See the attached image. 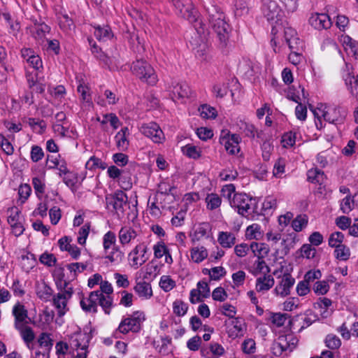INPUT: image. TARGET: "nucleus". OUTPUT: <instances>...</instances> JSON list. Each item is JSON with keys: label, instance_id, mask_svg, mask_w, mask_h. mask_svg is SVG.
Masks as SVG:
<instances>
[{"label": "nucleus", "instance_id": "obj_25", "mask_svg": "<svg viewBox=\"0 0 358 358\" xmlns=\"http://www.w3.org/2000/svg\"><path fill=\"white\" fill-rule=\"evenodd\" d=\"M174 187L166 181H162L159 184L158 191L155 196V200L164 201L171 203L173 199V194L171 193Z\"/></svg>", "mask_w": 358, "mask_h": 358}, {"label": "nucleus", "instance_id": "obj_49", "mask_svg": "<svg viewBox=\"0 0 358 358\" xmlns=\"http://www.w3.org/2000/svg\"><path fill=\"white\" fill-rule=\"evenodd\" d=\"M207 208L209 210H215L221 205V198L217 194H208L206 198Z\"/></svg>", "mask_w": 358, "mask_h": 358}, {"label": "nucleus", "instance_id": "obj_33", "mask_svg": "<svg viewBox=\"0 0 358 358\" xmlns=\"http://www.w3.org/2000/svg\"><path fill=\"white\" fill-rule=\"evenodd\" d=\"M248 271L255 276L259 275L260 273H264L268 272V267L267 266L264 259H257L247 268Z\"/></svg>", "mask_w": 358, "mask_h": 358}, {"label": "nucleus", "instance_id": "obj_4", "mask_svg": "<svg viewBox=\"0 0 358 358\" xmlns=\"http://www.w3.org/2000/svg\"><path fill=\"white\" fill-rule=\"evenodd\" d=\"M92 335L85 331L74 333L70 338L72 358H87Z\"/></svg>", "mask_w": 358, "mask_h": 358}, {"label": "nucleus", "instance_id": "obj_32", "mask_svg": "<svg viewBox=\"0 0 358 358\" xmlns=\"http://www.w3.org/2000/svg\"><path fill=\"white\" fill-rule=\"evenodd\" d=\"M217 241L224 248H231L236 243L234 234L228 231H220L217 236Z\"/></svg>", "mask_w": 358, "mask_h": 358}, {"label": "nucleus", "instance_id": "obj_38", "mask_svg": "<svg viewBox=\"0 0 358 358\" xmlns=\"http://www.w3.org/2000/svg\"><path fill=\"white\" fill-rule=\"evenodd\" d=\"M104 253L105 258L115 264L120 263L124 257V254L119 247H114Z\"/></svg>", "mask_w": 358, "mask_h": 358}, {"label": "nucleus", "instance_id": "obj_1", "mask_svg": "<svg viewBox=\"0 0 358 358\" xmlns=\"http://www.w3.org/2000/svg\"><path fill=\"white\" fill-rule=\"evenodd\" d=\"M99 288V290L91 292L88 296L82 298L80 306L86 312L96 313L99 305L104 313L109 315L113 306V287L108 281L103 280Z\"/></svg>", "mask_w": 358, "mask_h": 358}, {"label": "nucleus", "instance_id": "obj_36", "mask_svg": "<svg viewBox=\"0 0 358 358\" xmlns=\"http://www.w3.org/2000/svg\"><path fill=\"white\" fill-rule=\"evenodd\" d=\"M36 264V259L35 256L31 253H27L22 255L20 260V266L22 270L29 273Z\"/></svg>", "mask_w": 358, "mask_h": 358}, {"label": "nucleus", "instance_id": "obj_41", "mask_svg": "<svg viewBox=\"0 0 358 358\" xmlns=\"http://www.w3.org/2000/svg\"><path fill=\"white\" fill-rule=\"evenodd\" d=\"M181 151L183 155L194 159H199L201 157V153L200 148L190 143L182 146L181 148Z\"/></svg>", "mask_w": 358, "mask_h": 358}, {"label": "nucleus", "instance_id": "obj_57", "mask_svg": "<svg viewBox=\"0 0 358 358\" xmlns=\"http://www.w3.org/2000/svg\"><path fill=\"white\" fill-rule=\"evenodd\" d=\"M189 324H190L191 329L194 331H197L199 330H203V331L209 330L210 332L213 331V329H210V328L208 327V326H206V325L203 326L201 319L196 315L192 316L190 318Z\"/></svg>", "mask_w": 358, "mask_h": 358}, {"label": "nucleus", "instance_id": "obj_47", "mask_svg": "<svg viewBox=\"0 0 358 358\" xmlns=\"http://www.w3.org/2000/svg\"><path fill=\"white\" fill-rule=\"evenodd\" d=\"M282 231L281 229H271L266 234V241L271 243L273 246L282 240Z\"/></svg>", "mask_w": 358, "mask_h": 358}, {"label": "nucleus", "instance_id": "obj_9", "mask_svg": "<svg viewBox=\"0 0 358 358\" xmlns=\"http://www.w3.org/2000/svg\"><path fill=\"white\" fill-rule=\"evenodd\" d=\"M298 339L292 334L280 336L272 345L271 351L275 356H280L283 352H290L296 348Z\"/></svg>", "mask_w": 358, "mask_h": 358}, {"label": "nucleus", "instance_id": "obj_15", "mask_svg": "<svg viewBox=\"0 0 358 358\" xmlns=\"http://www.w3.org/2000/svg\"><path fill=\"white\" fill-rule=\"evenodd\" d=\"M139 131L142 134L150 138L155 143H161L165 139L162 130L155 122L143 124L140 127Z\"/></svg>", "mask_w": 358, "mask_h": 358}, {"label": "nucleus", "instance_id": "obj_5", "mask_svg": "<svg viewBox=\"0 0 358 358\" xmlns=\"http://www.w3.org/2000/svg\"><path fill=\"white\" fill-rule=\"evenodd\" d=\"M132 73L141 81L154 85L158 79L154 69L146 61L138 59L132 63L131 66Z\"/></svg>", "mask_w": 358, "mask_h": 358}, {"label": "nucleus", "instance_id": "obj_34", "mask_svg": "<svg viewBox=\"0 0 358 358\" xmlns=\"http://www.w3.org/2000/svg\"><path fill=\"white\" fill-rule=\"evenodd\" d=\"M208 255V251L204 246H196L190 249V259L194 263H201Z\"/></svg>", "mask_w": 358, "mask_h": 358}, {"label": "nucleus", "instance_id": "obj_40", "mask_svg": "<svg viewBox=\"0 0 358 358\" xmlns=\"http://www.w3.org/2000/svg\"><path fill=\"white\" fill-rule=\"evenodd\" d=\"M50 28L45 23L35 24L31 30L33 36L39 41H43L47 34L50 32Z\"/></svg>", "mask_w": 358, "mask_h": 358}, {"label": "nucleus", "instance_id": "obj_64", "mask_svg": "<svg viewBox=\"0 0 358 358\" xmlns=\"http://www.w3.org/2000/svg\"><path fill=\"white\" fill-rule=\"evenodd\" d=\"M286 162L282 158H279L275 163L273 170V174L276 178H282L285 173Z\"/></svg>", "mask_w": 358, "mask_h": 358}, {"label": "nucleus", "instance_id": "obj_60", "mask_svg": "<svg viewBox=\"0 0 358 358\" xmlns=\"http://www.w3.org/2000/svg\"><path fill=\"white\" fill-rule=\"evenodd\" d=\"M78 85L77 87L78 92L80 94L81 99L87 103L90 102V88L81 80H78Z\"/></svg>", "mask_w": 358, "mask_h": 358}, {"label": "nucleus", "instance_id": "obj_43", "mask_svg": "<svg viewBox=\"0 0 358 358\" xmlns=\"http://www.w3.org/2000/svg\"><path fill=\"white\" fill-rule=\"evenodd\" d=\"M59 24L60 28L66 33L71 32L75 28L72 19L66 13L59 17Z\"/></svg>", "mask_w": 358, "mask_h": 358}, {"label": "nucleus", "instance_id": "obj_48", "mask_svg": "<svg viewBox=\"0 0 358 358\" xmlns=\"http://www.w3.org/2000/svg\"><path fill=\"white\" fill-rule=\"evenodd\" d=\"M200 116L203 119H214L217 116V111L215 108L203 104L199 108Z\"/></svg>", "mask_w": 358, "mask_h": 358}, {"label": "nucleus", "instance_id": "obj_29", "mask_svg": "<svg viewBox=\"0 0 358 358\" xmlns=\"http://www.w3.org/2000/svg\"><path fill=\"white\" fill-rule=\"evenodd\" d=\"M15 328L19 331L20 336L24 342L26 346L29 349L32 350L31 343L35 338V334L33 329L30 327L26 325V324L21 326H17Z\"/></svg>", "mask_w": 358, "mask_h": 358}, {"label": "nucleus", "instance_id": "obj_61", "mask_svg": "<svg viewBox=\"0 0 358 358\" xmlns=\"http://www.w3.org/2000/svg\"><path fill=\"white\" fill-rule=\"evenodd\" d=\"M313 289L317 295H324L329 290V285L325 280H319L314 284Z\"/></svg>", "mask_w": 358, "mask_h": 358}, {"label": "nucleus", "instance_id": "obj_21", "mask_svg": "<svg viewBox=\"0 0 358 358\" xmlns=\"http://www.w3.org/2000/svg\"><path fill=\"white\" fill-rule=\"evenodd\" d=\"M224 352V347L217 342H211L200 349V355L204 358H220Z\"/></svg>", "mask_w": 358, "mask_h": 358}, {"label": "nucleus", "instance_id": "obj_44", "mask_svg": "<svg viewBox=\"0 0 358 358\" xmlns=\"http://www.w3.org/2000/svg\"><path fill=\"white\" fill-rule=\"evenodd\" d=\"M308 181L313 183H322L324 179L323 171L317 168L310 169L307 173Z\"/></svg>", "mask_w": 358, "mask_h": 358}, {"label": "nucleus", "instance_id": "obj_56", "mask_svg": "<svg viewBox=\"0 0 358 358\" xmlns=\"http://www.w3.org/2000/svg\"><path fill=\"white\" fill-rule=\"evenodd\" d=\"M238 126L241 132L246 136L250 138H255L257 134V129L253 124L241 121Z\"/></svg>", "mask_w": 358, "mask_h": 358}, {"label": "nucleus", "instance_id": "obj_11", "mask_svg": "<svg viewBox=\"0 0 358 358\" xmlns=\"http://www.w3.org/2000/svg\"><path fill=\"white\" fill-rule=\"evenodd\" d=\"M127 196L121 191H117L113 194L106 196V207L108 210H114L117 215H122L124 208L127 206Z\"/></svg>", "mask_w": 358, "mask_h": 358}, {"label": "nucleus", "instance_id": "obj_18", "mask_svg": "<svg viewBox=\"0 0 358 358\" xmlns=\"http://www.w3.org/2000/svg\"><path fill=\"white\" fill-rule=\"evenodd\" d=\"M295 282V280L289 273H285L280 282L273 289V292L276 296L285 297L290 294L291 289Z\"/></svg>", "mask_w": 358, "mask_h": 358}, {"label": "nucleus", "instance_id": "obj_10", "mask_svg": "<svg viewBox=\"0 0 358 358\" xmlns=\"http://www.w3.org/2000/svg\"><path fill=\"white\" fill-rule=\"evenodd\" d=\"M178 14L189 22H196L199 13L193 6L191 0H171Z\"/></svg>", "mask_w": 358, "mask_h": 358}, {"label": "nucleus", "instance_id": "obj_24", "mask_svg": "<svg viewBox=\"0 0 358 358\" xmlns=\"http://www.w3.org/2000/svg\"><path fill=\"white\" fill-rule=\"evenodd\" d=\"M310 24L316 29H328L331 25V21L325 13H313L309 18Z\"/></svg>", "mask_w": 358, "mask_h": 358}, {"label": "nucleus", "instance_id": "obj_28", "mask_svg": "<svg viewBox=\"0 0 358 358\" xmlns=\"http://www.w3.org/2000/svg\"><path fill=\"white\" fill-rule=\"evenodd\" d=\"M12 312L15 317V327L26 324V319L27 318V310L25 309L22 304L17 303L13 306Z\"/></svg>", "mask_w": 358, "mask_h": 358}, {"label": "nucleus", "instance_id": "obj_30", "mask_svg": "<svg viewBox=\"0 0 358 358\" xmlns=\"http://www.w3.org/2000/svg\"><path fill=\"white\" fill-rule=\"evenodd\" d=\"M274 278L271 275H264L257 278L255 282L256 291L264 293L269 290L274 285Z\"/></svg>", "mask_w": 358, "mask_h": 358}, {"label": "nucleus", "instance_id": "obj_3", "mask_svg": "<svg viewBox=\"0 0 358 358\" xmlns=\"http://www.w3.org/2000/svg\"><path fill=\"white\" fill-rule=\"evenodd\" d=\"M209 22L217 34L222 47L227 45L229 37L230 27L225 20V15L221 9L215 6L210 5L207 8Z\"/></svg>", "mask_w": 358, "mask_h": 358}, {"label": "nucleus", "instance_id": "obj_35", "mask_svg": "<svg viewBox=\"0 0 358 358\" xmlns=\"http://www.w3.org/2000/svg\"><path fill=\"white\" fill-rule=\"evenodd\" d=\"M250 250L253 253L254 256L259 259H264L268 253V247L262 243L252 242L250 245Z\"/></svg>", "mask_w": 358, "mask_h": 358}, {"label": "nucleus", "instance_id": "obj_46", "mask_svg": "<svg viewBox=\"0 0 358 358\" xmlns=\"http://www.w3.org/2000/svg\"><path fill=\"white\" fill-rule=\"evenodd\" d=\"M212 92L216 97L222 98L228 92V85L223 81H217L213 85Z\"/></svg>", "mask_w": 358, "mask_h": 358}, {"label": "nucleus", "instance_id": "obj_22", "mask_svg": "<svg viewBox=\"0 0 358 358\" xmlns=\"http://www.w3.org/2000/svg\"><path fill=\"white\" fill-rule=\"evenodd\" d=\"M152 250L155 259H161L164 257V262L166 264L171 265L173 263L171 250L164 241H159L154 244Z\"/></svg>", "mask_w": 358, "mask_h": 358}, {"label": "nucleus", "instance_id": "obj_14", "mask_svg": "<svg viewBox=\"0 0 358 358\" xmlns=\"http://www.w3.org/2000/svg\"><path fill=\"white\" fill-rule=\"evenodd\" d=\"M73 289L67 287L53 296V305L57 310L59 316H64L69 310L68 302L72 296Z\"/></svg>", "mask_w": 358, "mask_h": 358}, {"label": "nucleus", "instance_id": "obj_53", "mask_svg": "<svg viewBox=\"0 0 358 358\" xmlns=\"http://www.w3.org/2000/svg\"><path fill=\"white\" fill-rule=\"evenodd\" d=\"M167 201H157L155 202H152L150 206V213L156 217H158L161 213V209H164L166 207V204H168Z\"/></svg>", "mask_w": 358, "mask_h": 358}, {"label": "nucleus", "instance_id": "obj_16", "mask_svg": "<svg viewBox=\"0 0 358 358\" xmlns=\"http://www.w3.org/2000/svg\"><path fill=\"white\" fill-rule=\"evenodd\" d=\"M192 92L185 83H178L171 90V99L175 102L185 103L191 96Z\"/></svg>", "mask_w": 358, "mask_h": 358}, {"label": "nucleus", "instance_id": "obj_62", "mask_svg": "<svg viewBox=\"0 0 358 358\" xmlns=\"http://www.w3.org/2000/svg\"><path fill=\"white\" fill-rule=\"evenodd\" d=\"M208 275L213 280H218L226 274L225 269L222 266L213 267L211 269L206 268Z\"/></svg>", "mask_w": 358, "mask_h": 358}, {"label": "nucleus", "instance_id": "obj_26", "mask_svg": "<svg viewBox=\"0 0 358 358\" xmlns=\"http://www.w3.org/2000/svg\"><path fill=\"white\" fill-rule=\"evenodd\" d=\"M134 290L141 300H149L153 296L151 285L144 280L137 282L134 287Z\"/></svg>", "mask_w": 358, "mask_h": 358}, {"label": "nucleus", "instance_id": "obj_8", "mask_svg": "<svg viewBox=\"0 0 358 358\" xmlns=\"http://www.w3.org/2000/svg\"><path fill=\"white\" fill-rule=\"evenodd\" d=\"M148 245L141 242L137 244L129 253L128 259L131 266L135 269L144 264L149 259Z\"/></svg>", "mask_w": 358, "mask_h": 358}, {"label": "nucleus", "instance_id": "obj_55", "mask_svg": "<svg viewBox=\"0 0 358 358\" xmlns=\"http://www.w3.org/2000/svg\"><path fill=\"white\" fill-rule=\"evenodd\" d=\"M188 310L187 303L181 300H176L173 303V311L178 317L184 316Z\"/></svg>", "mask_w": 358, "mask_h": 358}, {"label": "nucleus", "instance_id": "obj_59", "mask_svg": "<svg viewBox=\"0 0 358 358\" xmlns=\"http://www.w3.org/2000/svg\"><path fill=\"white\" fill-rule=\"evenodd\" d=\"M242 351L247 355L254 354L256 351V343L250 338H245L241 344Z\"/></svg>", "mask_w": 358, "mask_h": 358}, {"label": "nucleus", "instance_id": "obj_19", "mask_svg": "<svg viewBox=\"0 0 358 358\" xmlns=\"http://www.w3.org/2000/svg\"><path fill=\"white\" fill-rule=\"evenodd\" d=\"M240 142L241 138L237 134H227L220 138V143L224 145L226 151L230 155H236L239 152Z\"/></svg>", "mask_w": 358, "mask_h": 358}, {"label": "nucleus", "instance_id": "obj_23", "mask_svg": "<svg viewBox=\"0 0 358 358\" xmlns=\"http://www.w3.org/2000/svg\"><path fill=\"white\" fill-rule=\"evenodd\" d=\"M211 234V227L208 222H201L199 224L193 232L189 235L192 243L201 241L203 238H208Z\"/></svg>", "mask_w": 358, "mask_h": 358}, {"label": "nucleus", "instance_id": "obj_31", "mask_svg": "<svg viewBox=\"0 0 358 358\" xmlns=\"http://www.w3.org/2000/svg\"><path fill=\"white\" fill-rule=\"evenodd\" d=\"M129 135V129L127 127H123L119 131L115 136V140L116 145L120 150H125L129 146L128 136Z\"/></svg>", "mask_w": 358, "mask_h": 358}, {"label": "nucleus", "instance_id": "obj_54", "mask_svg": "<svg viewBox=\"0 0 358 358\" xmlns=\"http://www.w3.org/2000/svg\"><path fill=\"white\" fill-rule=\"evenodd\" d=\"M85 166L89 170H94L96 169H101L103 170L107 167V165L101 159L95 157H91L86 162Z\"/></svg>", "mask_w": 358, "mask_h": 358}, {"label": "nucleus", "instance_id": "obj_42", "mask_svg": "<svg viewBox=\"0 0 358 358\" xmlns=\"http://www.w3.org/2000/svg\"><path fill=\"white\" fill-rule=\"evenodd\" d=\"M103 247L104 252L114 247H118L116 245V235L114 232L108 231L103 236Z\"/></svg>", "mask_w": 358, "mask_h": 358}, {"label": "nucleus", "instance_id": "obj_50", "mask_svg": "<svg viewBox=\"0 0 358 358\" xmlns=\"http://www.w3.org/2000/svg\"><path fill=\"white\" fill-rule=\"evenodd\" d=\"M287 319V317L286 314L281 313H271L268 320L273 325L277 327H280L285 324Z\"/></svg>", "mask_w": 358, "mask_h": 358}, {"label": "nucleus", "instance_id": "obj_2", "mask_svg": "<svg viewBox=\"0 0 358 358\" xmlns=\"http://www.w3.org/2000/svg\"><path fill=\"white\" fill-rule=\"evenodd\" d=\"M313 113L315 125L319 129L323 127L322 119L331 124H340L344 122L348 114L347 110L342 107L322 103L317 104Z\"/></svg>", "mask_w": 358, "mask_h": 358}, {"label": "nucleus", "instance_id": "obj_63", "mask_svg": "<svg viewBox=\"0 0 358 358\" xmlns=\"http://www.w3.org/2000/svg\"><path fill=\"white\" fill-rule=\"evenodd\" d=\"M344 240V235L340 231H336L331 234L329 238V245L330 247L336 248L342 244Z\"/></svg>", "mask_w": 358, "mask_h": 358}, {"label": "nucleus", "instance_id": "obj_58", "mask_svg": "<svg viewBox=\"0 0 358 358\" xmlns=\"http://www.w3.org/2000/svg\"><path fill=\"white\" fill-rule=\"evenodd\" d=\"M296 133L289 131L283 134L281 143L283 148H289L293 147L296 143Z\"/></svg>", "mask_w": 358, "mask_h": 358}, {"label": "nucleus", "instance_id": "obj_37", "mask_svg": "<svg viewBox=\"0 0 358 358\" xmlns=\"http://www.w3.org/2000/svg\"><path fill=\"white\" fill-rule=\"evenodd\" d=\"M263 234L261 226L256 223L248 226L245 231V236L250 240H261L263 237Z\"/></svg>", "mask_w": 358, "mask_h": 358}, {"label": "nucleus", "instance_id": "obj_52", "mask_svg": "<svg viewBox=\"0 0 358 358\" xmlns=\"http://www.w3.org/2000/svg\"><path fill=\"white\" fill-rule=\"evenodd\" d=\"M36 294L40 299L47 300L52 294V289L45 282L38 283L36 285Z\"/></svg>", "mask_w": 358, "mask_h": 358}, {"label": "nucleus", "instance_id": "obj_45", "mask_svg": "<svg viewBox=\"0 0 358 358\" xmlns=\"http://www.w3.org/2000/svg\"><path fill=\"white\" fill-rule=\"evenodd\" d=\"M159 285L163 291L168 292L176 287V282L170 275H164L160 278Z\"/></svg>", "mask_w": 358, "mask_h": 358}, {"label": "nucleus", "instance_id": "obj_7", "mask_svg": "<svg viewBox=\"0 0 358 358\" xmlns=\"http://www.w3.org/2000/svg\"><path fill=\"white\" fill-rule=\"evenodd\" d=\"M255 199L245 193H236L230 200L231 206L243 216L248 214L250 210L255 208Z\"/></svg>", "mask_w": 358, "mask_h": 358}, {"label": "nucleus", "instance_id": "obj_27", "mask_svg": "<svg viewBox=\"0 0 358 358\" xmlns=\"http://www.w3.org/2000/svg\"><path fill=\"white\" fill-rule=\"evenodd\" d=\"M346 53L358 59V43L347 35H341L339 38Z\"/></svg>", "mask_w": 358, "mask_h": 358}, {"label": "nucleus", "instance_id": "obj_51", "mask_svg": "<svg viewBox=\"0 0 358 358\" xmlns=\"http://www.w3.org/2000/svg\"><path fill=\"white\" fill-rule=\"evenodd\" d=\"M308 224V217L305 215H298L292 222V227L295 231H301Z\"/></svg>", "mask_w": 358, "mask_h": 358}, {"label": "nucleus", "instance_id": "obj_12", "mask_svg": "<svg viewBox=\"0 0 358 358\" xmlns=\"http://www.w3.org/2000/svg\"><path fill=\"white\" fill-rule=\"evenodd\" d=\"M262 13L271 24L277 23L283 17V12L274 0H263Z\"/></svg>", "mask_w": 358, "mask_h": 358}, {"label": "nucleus", "instance_id": "obj_6", "mask_svg": "<svg viewBox=\"0 0 358 358\" xmlns=\"http://www.w3.org/2000/svg\"><path fill=\"white\" fill-rule=\"evenodd\" d=\"M145 320L144 312L134 311L132 314L123 318L120 323L117 331L126 334L129 331L138 332L141 329V323Z\"/></svg>", "mask_w": 358, "mask_h": 358}, {"label": "nucleus", "instance_id": "obj_13", "mask_svg": "<svg viewBox=\"0 0 358 358\" xmlns=\"http://www.w3.org/2000/svg\"><path fill=\"white\" fill-rule=\"evenodd\" d=\"M6 216L8 223L11 227L12 233L15 236L22 234L24 227L20 210L16 206L10 207L6 210Z\"/></svg>", "mask_w": 358, "mask_h": 358}, {"label": "nucleus", "instance_id": "obj_39", "mask_svg": "<svg viewBox=\"0 0 358 358\" xmlns=\"http://www.w3.org/2000/svg\"><path fill=\"white\" fill-rule=\"evenodd\" d=\"M94 34L97 40L106 41L113 38V34L110 27H94Z\"/></svg>", "mask_w": 358, "mask_h": 358}, {"label": "nucleus", "instance_id": "obj_20", "mask_svg": "<svg viewBox=\"0 0 358 358\" xmlns=\"http://www.w3.org/2000/svg\"><path fill=\"white\" fill-rule=\"evenodd\" d=\"M139 236V231L128 225L122 227L118 232L119 241L122 245H129L136 239L138 241Z\"/></svg>", "mask_w": 358, "mask_h": 358}, {"label": "nucleus", "instance_id": "obj_17", "mask_svg": "<svg viewBox=\"0 0 358 358\" xmlns=\"http://www.w3.org/2000/svg\"><path fill=\"white\" fill-rule=\"evenodd\" d=\"M246 324L243 317H237L231 319L227 327V333L229 337L234 339L242 336L246 330Z\"/></svg>", "mask_w": 358, "mask_h": 358}]
</instances>
